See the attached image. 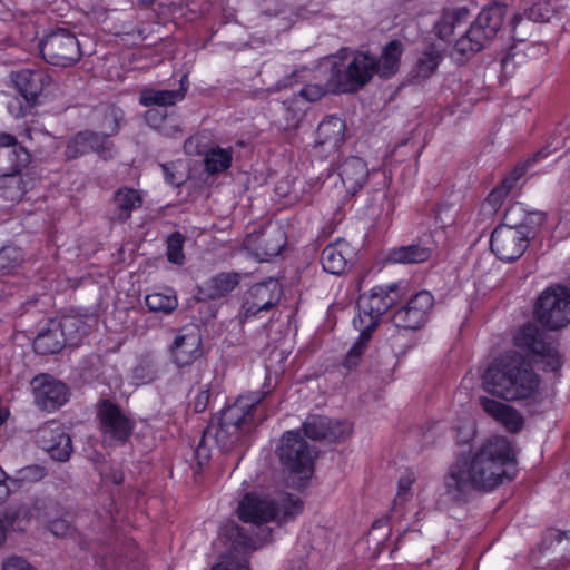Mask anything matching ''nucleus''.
Listing matches in <instances>:
<instances>
[{
    "instance_id": "obj_32",
    "label": "nucleus",
    "mask_w": 570,
    "mask_h": 570,
    "mask_svg": "<svg viewBox=\"0 0 570 570\" xmlns=\"http://www.w3.org/2000/svg\"><path fill=\"white\" fill-rule=\"evenodd\" d=\"M142 205L141 194L132 188H120L114 196L112 220L124 222L131 216V213Z\"/></svg>"
},
{
    "instance_id": "obj_56",
    "label": "nucleus",
    "mask_w": 570,
    "mask_h": 570,
    "mask_svg": "<svg viewBox=\"0 0 570 570\" xmlns=\"http://www.w3.org/2000/svg\"><path fill=\"white\" fill-rule=\"evenodd\" d=\"M9 417V410L7 405L0 400V426L7 421Z\"/></svg>"
},
{
    "instance_id": "obj_5",
    "label": "nucleus",
    "mask_w": 570,
    "mask_h": 570,
    "mask_svg": "<svg viewBox=\"0 0 570 570\" xmlns=\"http://www.w3.org/2000/svg\"><path fill=\"white\" fill-rule=\"evenodd\" d=\"M520 209L519 205H513L505 215L507 223L498 226L491 235V249L503 262H513L521 257L529 240L544 233L546 215L542 212L528 213L522 223L511 225L510 215Z\"/></svg>"
},
{
    "instance_id": "obj_17",
    "label": "nucleus",
    "mask_w": 570,
    "mask_h": 570,
    "mask_svg": "<svg viewBox=\"0 0 570 570\" xmlns=\"http://www.w3.org/2000/svg\"><path fill=\"white\" fill-rule=\"evenodd\" d=\"M285 245V233L276 225H269L261 233L249 234L244 240L245 248L261 261L277 256Z\"/></svg>"
},
{
    "instance_id": "obj_13",
    "label": "nucleus",
    "mask_w": 570,
    "mask_h": 570,
    "mask_svg": "<svg viewBox=\"0 0 570 570\" xmlns=\"http://www.w3.org/2000/svg\"><path fill=\"white\" fill-rule=\"evenodd\" d=\"M104 441L108 443H124L134 430V421L127 416L116 404L102 401L98 407Z\"/></svg>"
},
{
    "instance_id": "obj_7",
    "label": "nucleus",
    "mask_w": 570,
    "mask_h": 570,
    "mask_svg": "<svg viewBox=\"0 0 570 570\" xmlns=\"http://www.w3.org/2000/svg\"><path fill=\"white\" fill-rule=\"evenodd\" d=\"M505 11V7L501 4L484 8L465 35L454 42L451 57L458 62H462L484 48L502 27Z\"/></svg>"
},
{
    "instance_id": "obj_1",
    "label": "nucleus",
    "mask_w": 570,
    "mask_h": 570,
    "mask_svg": "<svg viewBox=\"0 0 570 570\" xmlns=\"http://www.w3.org/2000/svg\"><path fill=\"white\" fill-rule=\"evenodd\" d=\"M517 454L504 436H490L479 445L461 449L444 476L448 494L461 499L471 491H492L515 476Z\"/></svg>"
},
{
    "instance_id": "obj_58",
    "label": "nucleus",
    "mask_w": 570,
    "mask_h": 570,
    "mask_svg": "<svg viewBox=\"0 0 570 570\" xmlns=\"http://www.w3.org/2000/svg\"><path fill=\"white\" fill-rule=\"evenodd\" d=\"M112 120H114V125L110 128L108 135H112V134L117 132L118 128H119V124L117 122V114L115 111H112Z\"/></svg>"
},
{
    "instance_id": "obj_60",
    "label": "nucleus",
    "mask_w": 570,
    "mask_h": 570,
    "mask_svg": "<svg viewBox=\"0 0 570 570\" xmlns=\"http://www.w3.org/2000/svg\"><path fill=\"white\" fill-rule=\"evenodd\" d=\"M522 21H523V17L522 16H514L513 19H512V22H511L513 29H515L517 26L520 24Z\"/></svg>"
},
{
    "instance_id": "obj_41",
    "label": "nucleus",
    "mask_w": 570,
    "mask_h": 570,
    "mask_svg": "<svg viewBox=\"0 0 570 570\" xmlns=\"http://www.w3.org/2000/svg\"><path fill=\"white\" fill-rule=\"evenodd\" d=\"M357 331L360 332V335L348 350L343 362V365L348 370L355 368L361 363L362 356L366 351L367 343L374 332L368 328Z\"/></svg>"
},
{
    "instance_id": "obj_37",
    "label": "nucleus",
    "mask_w": 570,
    "mask_h": 570,
    "mask_svg": "<svg viewBox=\"0 0 570 570\" xmlns=\"http://www.w3.org/2000/svg\"><path fill=\"white\" fill-rule=\"evenodd\" d=\"M239 284V274L220 273L212 277L207 283V295L209 298H218L232 292Z\"/></svg>"
},
{
    "instance_id": "obj_22",
    "label": "nucleus",
    "mask_w": 570,
    "mask_h": 570,
    "mask_svg": "<svg viewBox=\"0 0 570 570\" xmlns=\"http://www.w3.org/2000/svg\"><path fill=\"white\" fill-rule=\"evenodd\" d=\"M41 446L57 461H67L72 452L70 436L57 423H50L39 431Z\"/></svg>"
},
{
    "instance_id": "obj_52",
    "label": "nucleus",
    "mask_w": 570,
    "mask_h": 570,
    "mask_svg": "<svg viewBox=\"0 0 570 570\" xmlns=\"http://www.w3.org/2000/svg\"><path fill=\"white\" fill-rule=\"evenodd\" d=\"M99 473L107 482L119 484L122 481V472L117 468H110V472H107L105 466H100Z\"/></svg>"
},
{
    "instance_id": "obj_23",
    "label": "nucleus",
    "mask_w": 570,
    "mask_h": 570,
    "mask_svg": "<svg viewBox=\"0 0 570 570\" xmlns=\"http://www.w3.org/2000/svg\"><path fill=\"white\" fill-rule=\"evenodd\" d=\"M90 150L97 153L104 159L112 156L110 142L106 135L85 131L71 138L66 149V157L73 159Z\"/></svg>"
},
{
    "instance_id": "obj_33",
    "label": "nucleus",
    "mask_w": 570,
    "mask_h": 570,
    "mask_svg": "<svg viewBox=\"0 0 570 570\" xmlns=\"http://www.w3.org/2000/svg\"><path fill=\"white\" fill-rule=\"evenodd\" d=\"M465 22V12L462 10L445 11L434 26V35L443 42L452 40L456 28Z\"/></svg>"
},
{
    "instance_id": "obj_8",
    "label": "nucleus",
    "mask_w": 570,
    "mask_h": 570,
    "mask_svg": "<svg viewBox=\"0 0 570 570\" xmlns=\"http://www.w3.org/2000/svg\"><path fill=\"white\" fill-rule=\"evenodd\" d=\"M513 353L521 361L532 358L544 364L550 371H557L562 366V357L556 345L547 341L544 333L534 323L520 326L512 336Z\"/></svg>"
},
{
    "instance_id": "obj_20",
    "label": "nucleus",
    "mask_w": 570,
    "mask_h": 570,
    "mask_svg": "<svg viewBox=\"0 0 570 570\" xmlns=\"http://www.w3.org/2000/svg\"><path fill=\"white\" fill-rule=\"evenodd\" d=\"M304 433L309 439H327L336 442L344 440L352 433V425L347 422H332L320 415H309L304 422Z\"/></svg>"
},
{
    "instance_id": "obj_34",
    "label": "nucleus",
    "mask_w": 570,
    "mask_h": 570,
    "mask_svg": "<svg viewBox=\"0 0 570 570\" xmlns=\"http://www.w3.org/2000/svg\"><path fill=\"white\" fill-rule=\"evenodd\" d=\"M431 249L421 245L402 246L393 248L387 255V261L395 264L422 263L430 258Z\"/></svg>"
},
{
    "instance_id": "obj_45",
    "label": "nucleus",
    "mask_w": 570,
    "mask_h": 570,
    "mask_svg": "<svg viewBox=\"0 0 570 570\" xmlns=\"http://www.w3.org/2000/svg\"><path fill=\"white\" fill-rule=\"evenodd\" d=\"M185 237L180 233H174L167 238V257L170 263L181 265L185 261L183 245Z\"/></svg>"
},
{
    "instance_id": "obj_21",
    "label": "nucleus",
    "mask_w": 570,
    "mask_h": 570,
    "mask_svg": "<svg viewBox=\"0 0 570 570\" xmlns=\"http://www.w3.org/2000/svg\"><path fill=\"white\" fill-rule=\"evenodd\" d=\"M345 138V121L340 117H326L317 128L315 148L330 156L338 151Z\"/></svg>"
},
{
    "instance_id": "obj_10",
    "label": "nucleus",
    "mask_w": 570,
    "mask_h": 570,
    "mask_svg": "<svg viewBox=\"0 0 570 570\" xmlns=\"http://www.w3.org/2000/svg\"><path fill=\"white\" fill-rule=\"evenodd\" d=\"M402 297L401 287L396 283L374 286L367 294L358 298V313L353 318L356 330L368 328L375 331L381 317L389 308Z\"/></svg>"
},
{
    "instance_id": "obj_43",
    "label": "nucleus",
    "mask_w": 570,
    "mask_h": 570,
    "mask_svg": "<svg viewBox=\"0 0 570 570\" xmlns=\"http://www.w3.org/2000/svg\"><path fill=\"white\" fill-rule=\"evenodd\" d=\"M23 253L14 246H6L0 250V274H10L21 266Z\"/></svg>"
},
{
    "instance_id": "obj_36",
    "label": "nucleus",
    "mask_w": 570,
    "mask_h": 570,
    "mask_svg": "<svg viewBox=\"0 0 570 570\" xmlns=\"http://www.w3.org/2000/svg\"><path fill=\"white\" fill-rule=\"evenodd\" d=\"M233 160V149L212 147L204 155L205 169L209 174L227 170Z\"/></svg>"
},
{
    "instance_id": "obj_27",
    "label": "nucleus",
    "mask_w": 570,
    "mask_h": 570,
    "mask_svg": "<svg viewBox=\"0 0 570 570\" xmlns=\"http://www.w3.org/2000/svg\"><path fill=\"white\" fill-rule=\"evenodd\" d=\"M338 176L346 194L352 196L364 187L370 176V169L363 159L351 157L340 165Z\"/></svg>"
},
{
    "instance_id": "obj_28",
    "label": "nucleus",
    "mask_w": 570,
    "mask_h": 570,
    "mask_svg": "<svg viewBox=\"0 0 570 570\" xmlns=\"http://www.w3.org/2000/svg\"><path fill=\"white\" fill-rule=\"evenodd\" d=\"M237 532V537L234 540V549L230 553L223 556L219 562H217L212 570H249L248 560L244 553V550H255L259 548L252 539L244 537L237 527L233 528Z\"/></svg>"
},
{
    "instance_id": "obj_54",
    "label": "nucleus",
    "mask_w": 570,
    "mask_h": 570,
    "mask_svg": "<svg viewBox=\"0 0 570 570\" xmlns=\"http://www.w3.org/2000/svg\"><path fill=\"white\" fill-rule=\"evenodd\" d=\"M209 396L210 394L207 389L199 391L194 404V409L196 412H203L206 409Z\"/></svg>"
},
{
    "instance_id": "obj_26",
    "label": "nucleus",
    "mask_w": 570,
    "mask_h": 570,
    "mask_svg": "<svg viewBox=\"0 0 570 570\" xmlns=\"http://www.w3.org/2000/svg\"><path fill=\"white\" fill-rule=\"evenodd\" d=\"M353 257V247L347 242L340 239L323 249L321 263L325 272L342 275L347 271Z\"/></svg>"
},
{
    "instance_id": "obj_49",
    "label": "nucleus",
    "mask_w": 570,
    "mask_h": 570,
    "mask_svg": "<svg viewBox=\"0 0 570 570\" xmlns=\"http://www.w3.org/2000/svg\"><path fill=\"white\" fill-rule=\"evenodd\" d=\"M550 9L543 3H535L525 11L528 20L543 22L550 19Z\"/></svg>"
},
{
    "instance_id": "obj_57",
    "label": "nucleus",
    "mask_w": 570,
    "mask_h": 570,
    "mask_svg": "<svg viewBox=\"0 0 570 570\" xmlns=\"http://www.w3.org/2000/svg\"><path fill=\"white\" fill-rule=\"evenodd\" d=\"M276 191H277V194H279L281 196H284V197L291 196V194L293 193V191H291V190H287V189L285 190V189H284V187H283V181H281V183L277 185V187H276Z\"/></svg>"
},
{
    "instance_id": "obj_44",
    "label": "nucleus",
    "mask_w": 570,
    "mask_h": 570,
    "mask_svg": "<svg viewBox=\"0 0 570 570\" xmlns=\"http://www.w3.org/2000/svg\"><path fill=\"white\" fill-rule=\"evenodd\" d=\"M45 476L43 468L39 465H30L26 466L17 472V475L13 478H9V483L11 485V491H14L22 483L26 482H36L41 480Z\"/></svg>"
},
{
    "instance_id": "obj_15",
    "label": "nucleus",
    "mask_w": 570,
    "mask_h": 570,
    "mask_svg": "<svg viewBox=\"0 0 570 570\" xmlns=\"http://www.w3.org/2000/svg\"><path fill=\"white\" fill-rule=\"evenodd\" d=\"M433 304L432 294L428 291H421L394 313L392 322L399 328L417 330L426 321Z\"/></svg>"
},
{
    "instance_id": "obj_42",
    "label": "nucleus",
    "mask_w": 570,
    "mask_h": 570,
    "mask_svg": "<svg viewBox=\"0 0 570 570\" xmlns=\"http://www.w3.org/2000/svg\"><path fill=\"white\" fill-rule=\"evenodd\" d=\"M441 61V50L435 46L429 47L417 61L416 72L421 78L432 75Z\"/></svg>"
},
{
    "instance_id": "obj_3",
    "label": "nucleus",
    "mask_w": 570,
    "mask_h": 570,
    "mask_svg": "<svg viewBox=\"0 0 570 570\" xmlns=\"http://www.w3.org/2000/svg\"><path fill=\"white\" fill-rule=\"evenodd\" d=\"M261 392H252L239 396L232 405L224 409L219 417L212 421L204 434L203 442L196 449V456L207 460L208 450L204 444L214 439L218 446L228 451L242 441L256 425V411L262 402Z\"/></svg>"
},
{
    "instance_id": "obj_30",
    "label": "nucleus",
    "mask_w": 570,
    "mask_h": 570,
    "mask_svg": "<svg viewBox=\"0 0 570 570\" xmlns=\"http://www.w3.org/2000/svg\"><path fill=\"white\" fill-rule=\"evenodd\" d=\"M188 78L184 75L179 81L178 90H157L147 88L141 91L139 101L145 107L150 106H173L178 101H181L188 90Z\"/></svg>"
},
{
    "instance_id": "obj_61",
    "label": "nucleus",
    "mask_w": 570,
    "mask_h": 570,
    "mask_svg": "<svg viewBox=\"0 0 570 570\" xmlns=\"http://www.w3.org/2000/svg\"><path fill=\"white\" fill-rule=\"evenodd\" d=\"M26 135H27L28 138L31 139V131H30V129H27Z\"/></svg>"
},
{
    "instance_id": "obj_9",
    "label": "nucleus",
    "mask_w": 570,
    "mask_h": 570,
    "mask_svg": "<svg viewBox=\"0 0 570 570\" xmlns=\"http://www.w3.org/2000/svg\"><path fill=\"white\" fill-rule=\"evenodd\" d=\"M278 455L287 472L288 484L297 489L305 487L313 474V454L298 432L288 431L283 434Z\"/></svg>"
},
{
    "instance_id": "obj_62",
    "label": "nucleus",
    "mask_w": 570,
    "mask_h": 570,
    "mask_svg": "<svg viewBox=\"0 0 570 570\" xmlns=\"http://www.w3.org/2000/svg\"><path fill=\"white\" fill-rule=\"evenodd\" d=\"M142 3H151L154 0H140Z\"/></svg>"
},
{
    "instance_id": "obj_24",
    "label": "nucleus",
    "mask_w": 570,
    "mask_h": 570,
    "mask_svg": "<svg viewBox=\"0 0 570 570\" xmlns=\"http://www.w3.org/2000/svg\"><path fill=\"white\" fill-rule=\"evenodd\" d=\"M479 404L488 416L500 423L508 431L517 432L522 428L523 417L511 405L491 396H480Z\"/></svg>"
},
{
    "instance_id": "obj_55",
    "label": "nucleus",
    "mask_w": 570,
    "mask_h": 570,
    "mask_svg": "<svg viewBox=\"0 0 570 570\" xmlns=\"http://www.w3.org/2000/svg\"><path fill=\"white\" fill-rule=\"evenodd\" d=\"M8 110L9 112L19 118L26 115V112L22 109L21 102L19 99H13L8 104Z\"/></svg>"
},
{
    "instance_id": "obj_53",
    "label": "nucleus",
    "mask_w": 570,
    "mask_h": 570,
    "mask_svg": "<svg viewBox=\"0 0 570 570\" xmlns=\"http://www.w3.org/2000/svg\"><path fill=\"white\" fill-rule=\"evenodd\" d=\"M145 119L147 124L154 128L161 129L166 135H169V132L161 127L160 122L165 120L164 116H161L157 110H148L145 114Z\"/></svg>"
},
{
    "instance_id": "obj_47",
    "label": "nucleus",
    "mask_w": 570,
    "mask_h": 570,
    "mask_svg": "<svg viewBox=\"0 0 570 570\" xmlns=\"http://www.w3.org/2000/svg\"><path fill=\"white\" fill-rule=\"evenodd\" d=\"M180 166V164L176 163H170L161 166L165 179L168 184L178 186L184 181L185 175L178 169V167Z\"/></svg>"
},
{
    "instance_id": "obj_29",
    "label": "nucleus",
    "mask_w": 570,
    "mask_h": 570,
    "mask_svg": "<svg viewBox=\"0 0 570 570\" xmlns=\"http://www.w3.org/2000/svg\"><path fill=\"white\" fill-rule=\"evenodd\" d=\"M549 155L548 151L541 150L535 154L533 157L528 159L524 164L518 166L510 177L505 178L497 188H494L489 196L487 197L483 206L489 207L492 213H495L501 206L504 198L508 196L510 189L512 188L515 180H518L525 170L531 167L533 164L539 160L546 158Z\"/></svg>"
},
{
    "instance_id": "obj_59",
    "label": "nucleus",
    "mask_w": 570,
    "mask_h": 570,
    "mask_svg": "<svg viewBox=\"0 0 570 570\" xmlns=\"http://www.w3.org/2000/svg\"><path fill=\"white\" fill-rule=\"evenodd\" d=\"M195 141H196V138H190V139H188V140L185 142L184 148H185V150H186L187 153H191V149H193V147H194V145H195Z\"/></svg>"
},
{
    "instance_id": "obj_40",
    "label": "nucleus",
    "mask_w": 570,
    "mask_h": 570,
    "mask_svg": "<svg viewBox=\"0 0 570 570\" xmlns=\"http://www.w3.org/2000/svg\"><path fill=\"white\" fill-rule=\"evenodd\" d=\"M27 185L21 175H1L0 191L3 198L14 202L27 191Z\"/></svg>"
},
{
    "instance_id": "obj_19",
    "label": "nucleus",
    "mask_w": 570,
    "mask_h": 570,
    "mask_svg": "<svg viewBox=\"0 0 570 570\" xmlns=\"http://www.w3.org/2000/svg\"><path fill=\"white\" fill-rule=\"evenodd\" d=\"M202 353V338L195 331L177 334L169 347L170 360L179 368L194 364Z\"/></svg>"
},
{
    "instance_id": "obj_31",
    "label": "nucleus",
    "mask_w": 570,
    "mask_h": 570,
    "mask_svg": "<svg viewBox=\"0 0 570 570\" xmlns=\"http://www.w3.org/2000/svg\"><path fill=\"white\" fill-rule=\"evenodd\" d=\"M11 492V485L9 483V478H7L4 471L0 466V501L6 499L8 494ZM29 515V519L40 518V509L35 508L32 511H27L26 509H20L12 518H3L0 519V546L3 543L6 539V532L9 527L16 530H24L26 528L21 525V522Z\"/></svg>"
},
{
    "instance_id": "obj_50",
    "label": "nucleus",
    "mask_w": 570,
    "mask_h": 570,
    "mask_svg": "<svg viewBox=\"0 0 570 570\" xmlns=\"http://www.w3.org/2000/svg\"><path fill=\"white\" fill-rule=\"evenodd\" d=\"M414 478L412 473L402 475L397 481V493L395 503L403 502L410 495L411 488L413 485Z\"/></svg>"
},
{
    "instance_id": "obj_6",
    "label": "nucleus",
    "mask_w": 570,
    "mask_h": 570,
    "mask_svg": "<svg viewBox=\"0 0 570 570\" xmlns=\"http://www.w3.org/2000/svg\"><path fill=\"white\" fill-rule=\"evenodd\" d=\"M303 511V502L293 495L281 494L277 501L267 495L248 493L237 507L238 518L248 523H266L274 519L287 521L294 519Z\"/></svg>"
},
{
    "instance_id": "obj_16",
    "label": "nucleus",
    "mask_w": 570,
    "mask_h": 570,
    "mask_svg": "<svg viewBox=\"0 0 570 570\" xmlns=\"http://www.w3.org/2000/svg\"><path fill=\"white\" fill-rule=\"evenodd\" d=\"M31 389L36 404L48 411L60 407L69 397L67 385L47 374L36 376Z\"/></svg>"
},
{
    "instance_id": "obj_2",
    "label": "nucleus",
    "mask_w": 570,
    "mask_h": 570,
    "mask_svg": "<svg viewBox=\"0 0 570 570\" xmlns=\"http://www.w3.org/2000/svg\"><path fill=\"white\" fill-rule=\"evenodd\" d=\"M401 55L402 45L397 40L390 41L377 60L363 52L341 49L333 62L332 83L340 91H357L374 73L390 78L399 69Z\"/></svg>"
},
{
    "instance_id": "obj_18",
    "label": "nucleus",
    "mask_w": 570,
    "mask_h": 570,
    "mask_svg": "<svg viewBox=\"0 0 570 570\" xmlns=\"http://www.w3.org/2000/svg\"><path fill=\"white\" fill-rule=\"evenodd\" d=\"M279 297L281 285L277 279L269 278L253 285L244 305L245 316H255L262 311L269 309L279 301Z\"/></svg>"
},
{
    "instance_id": "obj_63",
    "label": "nucleus",
    "mask_w": 570,
    "mask_h": 570,
    "mask_svg": "<svg viewBox=\"0 0 570 570\" xmlns=\"http://www.w3.org/2000/svg\"><path fill=\"white\" fill-rule=\"evenodd\" d=\"M468 380H469V376H465V377L463 379V382L465 383Z\"/></svg>"
},
{
    "instance_id": "obj_12",
    "label": "nucleus",
    "mask_w": 570,
    "mask_h": 570,
    "mask_svg": "<svg viewBox=\"0 0 570 570\" xmlns=\"http://www.w3.org/2000/svg\"><path fill=\"white\" fill-rule=\"evenodd\" d=\"M43 59L53 66L70 67L81 57L80 45L73 33L59 29L40 41Z\"/></svg>"
},
{
    "instance_id": "obj_39",
    "label": "nucleus",
    "mask_w": 570,
    "mask_h": 570,
    "mask_svg": "<svg viewBox=\"0 0 570 570\" xmlns=\"http://www.w3.org/2000/svg\"><path fill=\"white\" fill-rule=\"evenodd\" d=\"M336 57H337V53L335 56H332V57L327 58L325 60V62H324V65L326 67L331 68V76H330V78L327 80V83L326 85H321V83H308V85H306L299 91L302 97H304L308 101H316V100L321 99L330 90L331 91H335V92H341L332 83L333 82V76H334L333 62H334V59Z\"/></svg>"
},
{
    "instance_id": "obj_51",
    "label": "nucleus",
    "mask_w": 570,
    "mask_h": 570,
    "mask_svg": "<svg viewBox=\"0 0 570 570\" xmlns=\"http://www.w3.org/2000/svg\"><path fill=\"white\" fill-rule=\"evenodd\" d=\"M49 529L56 537H66L71 532L70 522L66 519H56L51 521Z\"/></svg>"
},
{
    "instance_id": "obj_4",
    "label": "nucleus",
    "mask_w": 570,
    "mask_h": 570,
    "mask_svg": "<svg viewBox=\"0 0 570 570\" xmlns=\"http://www.w3.org/2000/svg\"><path fill=\"white\" fill-rule=\"evenodd\" d=\"M483 390L505 401L533 396L539 390V376L513 353L497 357L481 376Z\"/></svg>"
},
{
    "instance_id": "obj_11",
    "label": "nucleus",
    "mask_w": 570,
    "mask_h": 570,
    "mask_svg": "<svg viewBox=\"0 0 570 570\" xmlns=\"http://www.w3.org/2000/svg\"><path fill=\"white\" fill-rule=\"evenodd\" d=\"M535 312L539 320L551 328L570 323V292L562 286L544 289L538 298Z\"/></svg>"
},
{
    "instance_id": "obj_48",
    "label": "nucleus",
    "mask_w": 570,
    "mask_h": 570,
    "mask_svg": "<svg viewBox=\"0 0 570 570\" xmlns=\"http://www.w3.org/2000/svg\"><path fill=\"white\" fill-rule=\"evenodd\" d=\"M1 570H38L22 557L11 556L2 561Z\"/></svg>"
},
{
    "instance_id": "obj_35",
    "label": "nucleus",
    "mask_w": 570,
    "mask_h": 570,
    "mask_svg": "<svg viewBox=\"0 0 570 570\" xmlns=\"http://www.w3.org/2000/svg\"><path fill=\"white\" fill-rule=\"evenodd\" d=\"M145 303L150 312L169 314L178 306V298L174 289L164 288L147 294Z\"/></svg>"
},
{
    "instance_id": "obj_38",
    "label": "nucleus",
    "mask_w": 570,
    "mask_h": 570,
    "mask_svg": "<svg viewBox=\"0 0 570 570\" xmlns=\"http://www.w3.org/2000/svg\"><path fill=\"white\" fill-rule=\"evenodd\" d=\"M0 147H12L10 154L14 157L12 160V170L8 175H20L30 161V154L27 149L18 146L17 139L10 134L0 132Z\"/></svg>"
},
{
    "instance_id": "obj_14",
    "label": "nucleus",
    "mask_w": 570,
    "mask_h": 570,
    "mask_svg": "<svg viewBox=\"0 0 570 570\" xmlns=\"http://www.w3.org/2000/svg\"><path fill=\"white\" fill-rule=\"evenodd\" d=\"M76 320L63 317L51 320L48 327L42 330L33 341V348L39 354H53L59 352L66 344H73L70 330L76 327Z\"/></svg>"
},
{
    "instance_id": "obj_46",
    "label": "nucleus",
    "mask_w": 570,
    "mask_h": 570,
    "mask_svg": "<svg viewBox=\"0 0 570 570\" xmlns=\"http://www.w3.org/2000/svg\"><path fill=\"white\" fill-rule=\"evenodd\" d=\"M475 433L476 428L472 420L462 421L456 428L458 444L464 446L474 439Z\"/></svg>"
},
{
    "instance_id": "obj_25",
    "label": "nucleus",
    "mask_w": 570,
    "mask_h": 570,
    "mask_svg": "<svg viewBox=\"0 0 570 570\" xmlns=\"http://www.w3.org/2000/svg\"><path fill=\"white\" fill-rule=\"evenodd\" d=\"M13 81L23 98L31 104H36L50 86L51 78L45 70L23 69L13 75Z\"/></svg>"
}]
</instances>
